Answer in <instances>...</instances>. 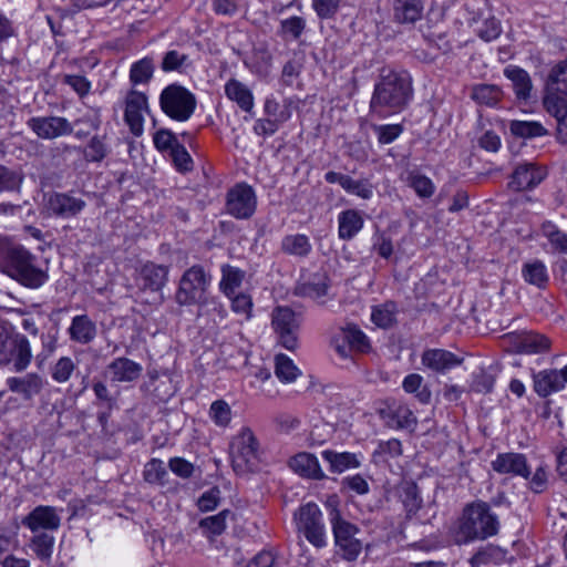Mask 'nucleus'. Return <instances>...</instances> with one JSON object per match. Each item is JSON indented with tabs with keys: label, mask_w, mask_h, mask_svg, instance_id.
Returning a JSON list of instances; mask_svg holds the SVG:
<instances>
[{
	"label": "nucleus",
	"mask_w": 567,
	"mask_h": 567,
	"mask_svg": "<svg viewBox=\"0 0 567 567\" xmlns=\"http://www.w3.org/2000/svg\"><path fill=\"white\" fill-rule=\"evenodd\" d=\"M124 120L135 136L143 133V111L147 109V97L144 93L131 90L126 95Z\"/></svg>",
	"instance_id": "nucleus-16"
},
{
	"label": "nucleus",
	"mask_w": 567,
	"mask_h": 567,
	"mask_svg": "<svg viewBox=\"0 0 567 567\" xmlns=\"http://www.w3.org/2000/svg\"><path fill=\"white\" fill-rule=\"evenodd\" d=\"M492 467L499 474H511L514 476H520L528 478L530 475V468L527 464V458L520 453H501L492 462Z\"/></svg>",
	"instance_id": "nucleus-18"
},
{
	"label": "nucleus",
	"mask_w": 567,
	"mask_h": 567,
	"mask_svg": "<svg viewBox=\"0 0 567 567\" xmlns=\"http://www.w3.org/2000/svg\"><path fill=\"white\" fill-rule=\"evenodd\" d=\"M502 28L499 21L495 18H489L483 21L477 30V34L484 41H493L499 37Z\"/></svg>",
	"instance_id": "nucleus-62"
},
{
	"label": "nucleus",
	"mask_w": 567,
	"mask_h": 567,
	"mask_svg": "<svg viewBox=\"0 0 567 567\" xmlns=\"http://www.w3.org/2000/svg\"><path fill=\"white\" fill-rule=\"evenodd\" d=\"M143 371V367L125 357H120L106 367V375L112 383H130L136 381Z\"/></svg>",
	"instance_id": "nucleus-17"
},
{
	"label": "nucleus",
	"mask_w": 567,
	"mask_h": 567,
	"mask_svg": "<svg viewBox=\"0 0 567 567\" xmlns=\"http://www.w3.org/2000/svg\"><path fill=\"white\" fill-rule=\"evenodd\" d=\"M220 271L219 289L226 297H231L241 287L246 272L228 264L223 265Z\"/></svg>",
	"instance_id": "nucleus-35"
},
{
	"label": "nucleus",
	"mask_w": 567,
	"mask_h": 567,
	"mask_svg": "<svg viewBox=\"0 0 567 567\" xmlns=\"http://www.w3.org/2000/svg\"><path fill=\"white\" fill-rule=\"evenodd\" d=\"M534 391L542 398H547L561 391L565 385L557 369L543 370L534 374Z\"/></svg>",
	"instance_id": "nucleus-24"
},
{
	"label": "nucleus",
	"mask_w": 567,
	"mask_h": 567,
	"mask_svg": "<svg viewBox=\"0 0 567 567\" xmlns=\"http://www.w3.org/2000/svg\"><path fill=\"white\" fill-rule=\"evenodd\" d=\"M363 217L355 209H347L338 216V234L343 240L352 239L363 227Z\"/></svg>",
	"instance_id": "nucleus-30"
},
{
	"label": "nucleus",
	"mask_w": 567,
	"mask_h": 567,
	"mask_svg": "<svg viewBox=\"0 0 567 567\" xmlns=\"http://www.w3.org/2000/svg\"><path fill=\"white\" fill-rule=\"evenodd\" d=\"M560 90H551V85L545 83L543 104L547 113L557 120L558 138L564 143L567 140V101Z\"/></svg>",
	"instance_id": "nucleus-13"
},
{
	"label": "nucleus",
	"mask_w": 567,
	"mask_h": 567,
	"mask_svg": "<svg viewBox=\"0 0 567 567\" xmlns=\"http://www.w3.org/2000/svg\"><path fill=\"white\" fill-rule=\"evenodd\" d=\"M153 72V60L150 58H144L133 63V65L131 66L130 80L134 85L147 83L152 79Z\"/></svg>",
	"instance_id": "nucleus-45"
},
{
	"label": "nucleus",
	"mask_w": 567,
	"mask_h": 567,
	"mask_svg": "<svg viewBox=\"0 0 567 567\" xmlns=\"http://www.w3.org/2000/svg\"><path fill=\"white\" fill-rule=\"evenodd\" d=\"M306 28V21L301 17H291L282 20L280 23V32L284 37H290L297 40L301 37Z\"/></svg>",
	"instance_id": "nucleus-58"
},
{
	"label": "nucleus",
	"mask_w": 567,
	"mask_h": 567,
	"mask_svg": "<svg viewBox=\"0 0 567 567\" xmlns=\"http://www.w3.org/2000/svg\"><path fill=\"white\" fill-rule=\"evenodd\" d=\"M374 130L381 144L392 143L403 132V127L400 124L379 125Z\"/></svg>",
	"instance_id": "nucleus-63"
},
{
	"label": "nucleus",
	"mask_w": 567,
	"mask_h": 567,
	"mask_svg": "<svg viewBox=\"0 0 567 567\" xmlns=\"http://www.w3.org/2000/svg\"><path fill=\"white\" fill-rule=\"evenodd\" d=\"M230 300L231 310L243 316L246 320L252 316V298L247 292L234 293L231 297H227Z\"/></svg>",
	"instance_id": "nucleus-55"
},
{
	"label": "nucleus",
	"mask_w": 567,
	"mask_h": 567,
	"mask_svg": "<svg viewBox=\"0 0 567 567\" xmlns=\"http://www.w3.org/2000/svg\"><path fill=\"white\" fill-rule=\"evenodd\" d=\"M342 188L347 193L355 195L365 200L372 198L374 189L372 183L369 179H353L349 175L347 176Z\"/></svg>",
	"instance_id": "nucleus-49"
},
{
	"label": "nucleus",
	"mask_w": 567,
	"mask_h": 567,
	"mask_svg": "<svg viewBox=\"0 0 567 567\" xmlns=\"http://www.w3.org/2000/svg\"><path fill=\"white\" fill-rule=\"evenodd\" d=\"M396 306L394 302H385L372 308L371 320L382 329L392 327L395 322Z\"/></svg>",
	"instance_id": "nucleus-43"
},
{
	"label": "nucleus",
	"mask_w": 567,
	"mask_h": 567,
	"mask_svg": "<svg viewBox=\"0 0 567 567\" xmlns=\"http://www.w3.org/2000/svg\"><path fill=\"white\" fill-rule=\"evenodd\" d=\"M159 104L164 113L177 120V83H172L163 90Z\"/></svg>",
	"instance_id": "nucleus-52"
},
{
	"label": "nucleus",
	"mask_w": 567,
	"mask_h": 567,
	"mask_svg": "<svg viewBox=\"0 0 567 567\" xmlns=\"http://www.w3.org/2000/svg\"><path fill=\"white\" fill-rule=\"evenodd\" d=\"M422 364L435 372H443L461 364L462 360L444 349H427L422 353Z\"/></svg>",
	"instance_id": "nucleus-23"
},
{
	"label": "nucleus",
	"mask_w": 567,
	"mask_h": 567,
	"mask_svg": "<svg viewBox=\"0 0 567 567\" xmlns=\"http://www.w3.org/2000/svg\"><path fill=\"white\" fill-rule=\"evenodd\" d=\"M275 373L284 382H292L299 375L298 368L286 354H277L275 358Z\"/></svg>",
	"instance_id": "nucleus-47"
},
{
	"label": "nucleus",
	"mask_w": 567,
	"mask_h": 567,
	"mask_svg": "<svg viewBox=\"0 0 567 567\" xmlns=\"http://www.w3.org/2000/svg\"><path fill=\"white\" fill-rule=\"evenodd\" d=\"M70 340L79 344L91 343L96 334L97 328L95 322L87 315H78L73 317L68 328Z\"/></svg>",
	"instance_id": "nucleus-22"
},
{
	"label": "nucleus",
	"mask_w": 567,
	"mask_h": 567,
	"mask_svg": "<svg viewBox=\"0 0 567 567\" xmlns=\"http://www.w3.org/2000/svg\"><path fill=\"white\" fill-rule=\"evenodd\" d=\"M197 105L196 96L179 85V122L187 121Z\"/></svg>",
	"instance_id": "nucleus-57"
},
{
	"label": "nucleus",
	"mask_w": 567,
	"mask_h": 567,
	"mask_svg": "<svg viewBox=\"0 0 567 567\" xmlns=\"http://www.w3.org/2000/svg\"><path fill=\"white\" fill-rule=\"evenodd\" d=\"M210 276L202 266H193L187 269L179 279V305L197 303L204 299Z\"/></svg>",
	"instance_id": "nucleus-10"
},
{
	"label": "nucleus",
	"mask_w": 567,
	"mask_h": 567,
	"mask_svg": "<svg viewBox=\"0 0 567 567\" xmlns=\"http://www.w3.org/2000/svg\"><path fill=\"white\" fill-rule=\"evenodd\" d=\"M87 204L74 190L51 192L44 195V208L49 216L70 219L78 217Z\"/></svg>",
	"instance_id": "nucleus-7"
},
{
	"label": "nucleus",
	"mask_w": 567,
	"mask_h": 567,
	"mask_svg": "<svg viewBox=\"0 0 567 567\" xmlns=\"http://www.w3.org/2000/svg\"><path fill=\"white\" fill-rule=\"evenodd\" d=\"M423 0H392L393 20L400 24H414L422 18Z\"/></svg>",
	"instance_id": "nucleus-21"
},
{
	"label": "nucleus",
	"mask_w": 567,
	"mask_h": 567,
	"mask_svg": "<svg viewBox=\"0 0 567 567\" xmlns=\"http://www.w3.org/2000/svg\"><path fill=\"white\" fill-rule=\"evenodd\" d=\"M19 546L18 530L0 526V555Z\"/></svg>",
	"instance_id": "nucleus-61"
},
{
	"label": "nucleus",
	"mask_w": 567,
	"mask_h": 567,
	"mask_svg": "<svg viewBox=\"0 0 567 567\" xmlns=\"http://www.w3.org/2000/svg\"><path fill=\"white\" fill-rule=\"evenodd\" d=\"M45 381L38 373H27L23 377H11L7 379L8 389L20 395L23 400L30 401L43 390Z\"/></svg>",
	"instance_id": "nucleus-19"
},
{
	"label": "nucleus",
	"mask_w": 567,
	"mask_h": 567,
	"mask_svg": "<svg viewBox=\"0 0 567 567\" xmlns=\"http://www.w3.org/2000/svg\"><path fill=\"white\" fill-rule=\"evenodd\" d=\"M546 84L551 85V90H560L567 94V58L550 69Z\"/></svg>",
	"instance_id": "nucleus-48"
},
{
	"label": "nucleus",
	"mask_w": 567,
	"mask_h": 567,
	"mask_svg": "<svg viewBox=\"0 0 567 567\" xmlns=\"http://www.w3.org/2000/svg\"><path fill=\"white\" fill-rule=\"evenodd\" d=\"M63 83L70 85L81 97L91 90V82L83 75L66 74L63 78Z\"/></svg>",
	"instance_id": "nucleus-64"
},
{
	"label": "nucleus",
	"mask_w": 567,
	"mask_h": 567,
	"mask_svg": "<svg viewBox=\"0 0 567 567\" xmlns=\"http://www.w3.org/2000/svg\"><path fill=\"white\" fill-rule=\"evenodd\" d=\"M291 101L286 100L284 106L274 97H267L264 104V113L267 117L285 124L291 117Z\"/></svg>",
	"instance_id": "nucleus-42"
},
{
	"label": "nucleus",
	"mask_w": 567,
	"mask_h": 567,
	"mask_svg": "<svg viewBox=\"0 0 567 567\" xmlns=\"http://www.w3.org/2000/svg\"><path fill=\"white\" fill-rule=\"evenodd\" d=\"M109 153L110 147L104 135H94L83 151L84 159L92 163L102 162Z\"/></svg>",
	"instance_id": "nucleus-40"
},
{
	"label": "nucleus",
	"mask_w": 567,
	"mask_h": 567,
	"mask_svg": "<svg viewBox=\"0 0 567 567\" xmlns=\"http://www.w3.org/2000/svg\"><path fill=\"white\" fill-rule=\"evenodd\" d=\"M504 75L513 83L515 95L519 101H527L530 97L533 83L529 74L524 69L508 65L504 69Z\"/></svg>",
	"instance_id": "nucleus-28"
},
{
	"label": "nucleus",
	"mask_w": 567,
	"mask_h": 567,
	"mask_svg": "<svg viewBox=\"0 0 567 567\" xmlns=\"http://www.w3.org/2000/svg\"><path fill=\"white\" fill-rule=\"evenodd\" d=\"M547 167L538 163L518 164L508 184L509 188L516 192L532 190L547 177Z\"/></svg>",
	"instance_id": "nucleus-12"
},
{
	"label": "nucleus",
	"mask_w": 567,
	"mask_h": 567,
	"mask_svg": "<svg viewBox=\"0 0 567 567\" xmlns=\"http://www.w3.org/2000/svg\"><path fill=\"white\" fill-rule=\"evenodd\" d=\"M21 524L32 533H52L59 529L61 518L55 507L39 505L22 518Z\"/></svg>",
	"instance_id": "nucleus-14"
},
{
	"label": "nucleus",
	"mask_w": 567,
	"mask_h": 567,
	"mask_svg": "<svg viewBox=\"0 0 567 567\" xmlns=\"http://www.w3.org/2000/svg\"><path fill=\"white\" fill-rule=\"evenodd\" d=\"M470 97L482 106L496 107L504 97V92L496 84L478 83L471 86Z\"/></svg>",
	"instance_id": "nucleus-27"
},
{
	"label": "nucleus",
	"mask_w": 567,
	"mask_h": 567,
	"mask_svg": "<svg viewBox=\"0 0 567 567\" xmlns=\"http://www.w3.org/2000/svg\"><path fill=\"white\" fill-rule=\"evenodd\" d=\"M322 457L330 464V471L333 473H342L346 470L360 466L355 454L349 452L337 453L326 450L322 452Z\"/></svg>",
	"instance_id": "nucleus-37"
},
{
	"label": "nucleus",
	"mask_w": 567,
	"mask_h": 567,
	"mask_svg": "<svg viewBox=\"0 0 567 567\" xmlns=\"http://www.w3.org/2000/svg\"><path fill=\"white\" fill-rule=\"evenodd\" d=\"M8 364L12 363L17 372L24 371L32 360L31 344L25 336L16 334L10 339L8 349Z\"/></svg>",
	"instance_id": "nucleus-20"
},
{
	"label": "nucleus",
	"mask_w": 567,
	"mask_h": 567,
	"mask_svg": "<svg viewBox=\"0 0 567 567\" xmlns=\"http://www.w3.org/2000/svg\"><path fill=\"white\" fill-rule=\"evenodd\" d=\"M256 208L257 196L251 186L238 183L227 192L225 209L236 219H249Z\"/></svg>",
	"instance_id": "nucleus-9"
},
{
	"label": "nucleus",
	"mask_w": 567,
	"mask_h": 567,
	"mask_svg": "<svg viewBox=\"0 0 567 567\" xmlns=\"http://www.w3.org/2000/svg\"><path fill=\"white\" fill-rule=\"evenodd\" d=\"M328 278L324 275L316 276L311 281L303 284L299 291L301 295L317 299L327 295Z\"/></svg>",
	"instance_id": "nucleus-54"
},
{
	"label": "nucleus",
	"mask_w": 567,
	"mask_h": 567,
	"mask_svg": "<svg viewBox=\"0 0 567 567\" xmlns=\"http://www.w3.org/2000/svg\"><path fill=\"white\" fill-rule=\"evenodd\" d=\"M341 0H312V8L320 19H332L339 11Z\"/></svg>",
	"instance_id": "nucleus-60"
},
{
	"label": "nucleus",
	"mask_w": 567,
	"mask_h": 567,
	"mask_svg": "<svg viewBox=\"0 0 567 567\" xmlns=\"http://www.w3.org/2000/svg\"><path fill=\"white\" fill-rule=\"evenodd\" d=\"M271 324L277 334L278 342L287 350L293 351L298 347L299 324L295 312L288 307H277L272 311Z\"/></svg>",
	"instance_id": "nucleus-11"
},
{
	"label": "nucleus",
	"mask_w": 567,
	"mask_h": 567,
	"mask_svg": "<svg viewBox=\"0 0 567 567\" xmlns=\"http://www.w3.org/2000/svg\"><path fill=\"white\" fill-rule=\"evenodd\" d=\"M153 141L156 150L168 156L177 168V140L175 134L169 130L161 128L154 134Z\"/></svg>",
	"instance_id": "nucleus-36"
},
{
	"label": "nucleus",
	"mask_w": 567,
	"mask_h": 567,
	"mask_svg": "<svg viewBox=\"0 0 567 567\" xmlns=\"http://www.w3.org/2000/svg\"><path fill=\"white\" fill-rule=\"evenodd\" d=\"M295 522L299 533L316 548L327 545L326 526L322 513L316 503H307L295 513Z\"/></svg>",
	"instance_id": "nucleus-6"
},
{
	"label": "nucleus",
	"mask_w": 567,
	"mask_h": 567,
	"mask_svg": "<svg viewBox=\"0 0 567 567\" xmlns=\"http://www.w3.org/2000/svg\"><path fill=\"white\" fill-rule=\"evenodd\" d=\"M225 95L238 107L247 113H250L254 109L255 101L254 94L250 89L236 79H230L225 84Z\"/></svg>",
	"instance_id": "nucleus-26"
},
{
	"label": "nucleus",
	"mask_w": 567,
	"mask_h": 567,
	"mask_svg": "<svg viewBox=\"0 0 567 567\" xmlns=\"http://www.w3.org/2000/svg\"><path fill=\"white\" fill-rule=\"evenodd\" d=\"M23 183L21 171L0 165V193L19 192Z\"/></svg>",
	"instance_id": "nucleus-44"
},
{
	"label": "nucleus",
	"mask_w": 567,
	"mask_h": 567,
	"mask_svg": "<svg viewBox=\"0 0 567 567\" xmlns=\"http://www.w3.org/2000/svg\"><path fill=\"white\" fill-rule=\"evenodd\" d=\"M230 514L228 509H225L217 515L206 517L200 520L199 525L202 528L208 530L213 535H220L226 528V517Z\"/></svg>",
	"instance_id": "nucleus-59"
},
{
	"label": "nucleus",
	"mask_w": 567,
	"mask_h": 567,
	"mask_svg": "<svg viewBox=\"0 0 567 567\" xmlns=\"http://www.w3.org/2000/svg\"><path fill=\"white\" fill-rule=\"evenodd\" d=\"M75 368L76 365L70 357H61L51 367V378L58 383H65L71 379Z\"/></svg>",
	"instance_id": "nucleus-50"
},
{
	"label": "nucleus",
	"mask_w": 567,
	"mask_h": 567,
	"mask_svg": "<svg viewBox=\"0 0 567 567\" xmlns=\"http://www.w3.org/2000/svg\"><path fill=\"white\" fill-rule=\"evenodd\" d=\"M330 524L333 534L336 554L346 561H355L360 556L363 543L358 538L360 528L347 520L337 507L330 513Z\"/></svg>",
	"instance_id": "nucleus-4"
},
{
	"label": "nucleus",
	"mask_w": 567,
	"mask_h": 567,
	"mask_svg": "<svg viewBox=\"0 0 567 567\" xmlns=\"http://www.w3.org/2000/svg\"><path fill=\"white\" fill-rule=\"evenodd\" d=\"M331 348L341 359L351 358L353 353H368L371 350L369 338L357 326H347L331 339Z\"/></svg>",
	"instance_id": "nucleus-8"
},
{
	"label": "nucleus",
	"mask_w": 567,
	"mask_h": 567,
	"mask_svg": "<svg viewBox=\"0 0 567 567\" xmlns=\"http://www.w3.org/2000/svg\"><path fill=\"white\" fill-rule=\"evenodd\" d=\"M230 457L233 468L239 475L258 470L260 464L259 443L250 429L244 427L233 437Z\"/></svg>",
	"instance_id": "nucleus-5"
},
{
	"label": "nucleus",
	"mask_w": 567,
	"mask_h": 567,
	"mask_svg": "<svg viewBox=\"0 0 567 567\" xmlns=\"http://www.w3.org/2000/svg\"><path fill=\"white\" fill-rule=\"evenodd\" d=\"M550 340L538 332H523L517 338V348L523 353H542L550 348Z\"/></svg>",
	"instance_id": "nucleus-34"
},
{
	"label": "nucleus",
	"mask_w": 567,
	"mask_h": 567,
	"mask_svg": "<svg viewBox=\"0 0 567 567\" xmlns=\"http://www.w3.org/2000/svg\"><path fill=\"white\" fill-rule=\"evenodd\" d=\"M402 386L405 392L414 393L419 402L427 404L431 401V391L423 385V378L417 373H411L403 380Z\"/></svg>",
	"instance_id": "nucleus-41"
},
{
	"label": "nucleus",
	"mask_w": 567,
	"mask_h": 567,
	"mask_svg": "<svg viewBox=\"0 0 567 567\" xmlns=\"http://www.w3.org/2000/svg\"><path fill=\"white\" fill-rule=\"evenodd\" d=\"M209 417L219 427H226L231 421V409L224 400H216L210 404Z\"/></svg>",
	"instance_id": "nucleus-51"
},
{
	"label": "nucleus",
	"mask_w": 567,
	"mask_h": 567,
	"mask_svg": "<svg viewBox=\"0 0 567 567\" xmlns=\"http://www.w3.org/2000/svg\"><path fill=\"white\" fill-rule=\"evenodd\" d=\"M37 261V257L22 245L0 236L1 272L27 288L38 289L47 282L49 276Z\"/></svg>",
	"instance_id": "nucleus-2"
},
{
	"label": "nucleus",
	"mask_w": 567,
	"mask_h": 567,
	"mask_svg": "<svg viewBox=\"0 0 567 567\" xmlns=\"http://www.w3.org/2000/svg\"><path fill=\"white\" fill-rule=\"evenodd\" d=\"M282 254L298 258H306L312 250V245L307 235L291 234L282 237L280 241Z\"/></svg>",
	"instance_id": "nucleus-29"
},
{
	"label": "nucleus",
	"mask_w": 567,
	"mask_h": 567,
	"mask_svg": "<svg viewBox=\"0 0 567 567\" xmlns=\"http://www.w3.org/2000/svg\"><path fill=\"white\" fill-rule=\"evenodd\" d=\"M543 234L547 237L555 250L567 254V234L560 231L551 223L543 225Z\"/></svg>",
	"instance_id": "nucleus-56"
},
{
	"label": "nucleus",
	"mask_w": 567,
	"mask_h": 567,
	"mask_svg": "<svg viewBox=\"0 0 567 567\" xmlns=\"http://www.w3.org/2000/svg\"><path fill=\"white\" fill-rule=\"evenodd\" d=\"M55 538L52 533L40 532L33 533L29 539L28 547L32 550L38 559L43 563H50L54 550Z\"/></svg>",
	"instance_id": "nucleus-32"
},
{
	"label": "nucleus",
	"mask_w": 567,
	"mask_h": 567,
	"mask_svg": "<svg viewBox=\"0 0 567 567\" xmlns=\"http://www.w3.org/2000/svg\"><path fill=\"white\" fill-rule=\"evenodd\" d=\"M27 124L38 137L44 140L69 135L73 131L71 123L65 117L60 116L31 117Z\"/></svg>",
	"instance_id": "nucleus-15"
},
{
	"label": "nucleus",
	"mask_w": 567,
	"mask_h": 567,
	"mask_svg": "<svg viewBox=\"0 0 567 567\" xmlns=\"http://www.w3.org/2000/svg\"><path fill=\"white\" fill-rule=\"evenodd\" d=\"M289 466L292 471L303 477L312 480L324 478V473L322 472L317 457L311 453L301 452L296 454L290 458Z\"/></svg>",
	"instance_id": "nucleus-25"
},
{
	"label": "nucleus",
	"mask_w": 567,
	"mask_h": 567,
	"mask_svg": "<svg viewBox=\"0 0 567 567\" xmlns=\"http://www.w3.org/2000/svg\"><path fill=\"white\" fill-rule=\"evenodd\" d=\"M522 276L526 282L540 289L545 288L549 280L546 266L540 260L524 264Z\"/></svg>",
	"instance_id": "nucleus-39"
},
{
	"label": "nucleus",
	"mask_w": 567,
	"mask_h": 567,
	"mask_svg": "<svg viewBox=\"0 0 567 567\" xmlns=\"http://www.w3.org/2000/svg\"><path fill=\"white\" fill-rule=\"evenodd\" d=\"M412 81L406 72L382 68L370 101L371 114L385 118L401 112L412 97Z\"/></svg>",
	"instance_id": "nucleus-1"
},
{
	"label": "nucleus",
	"mask_w": 567,
	"mask_h": 567,
	"mask_svg": "<svg viewBox=\"0 0 567 567\" xmlns=\"http://www.w3.org/2000/svg\"><path fill=\"white\" fill-rule=\"evenodd\" d=\"M501 523L491 506L483 501L467 504L457 519L453 538L455 544H468L475 540H485L498 534Z\"/></svg>",
	"instance_id": "nucleus-3"
},
{
	"label": "nucleus",
	"mask_w": 567,
	"mask_h": 567,
	"mask_svg": "<svg viewBox=\"0 0 567 567\" xmlns=\"http://www.w3.org/2000/svg\"><path fill=\"white\" fill-rule=\"evenodd\" d=\"M408 185L414 189L417 196L429 198L434 194L433 182L417 172H410L406 178Z\"/></svg>",
	"instance_id": "nucleus-46"
},
{
	"label": "nucleus",
	"mask_w": 567,
	"mask_h": 567,
	"mask_svg": "<svg viewBox=\"0 0 567 567\" xmlns=\"http://www.w3.org/2000/svg\"><path fill=\"white\" fill-rule=\"evenodd\" d=\"M166 476L167 471L164 463L161 460L153 458L148 463H146L144 468V478L146 482L164 486L166 483Z\"/></svg>",
	"instance_id": "nucleus-53"
},
{
	"label": "nucleus",
	"mask_w": 567,
	"mask_h": 567,
	"mask_svg": "<svg viewBox=\"0 0 567 567\" xmlns=\"http://www.w3.org/2000/svg\"><path fill=\"white\" fill-rule=\"evenodd\" d=\"M512 135L518 138H534L548 134V131L536 121L513 120L508 125Z\"/></svg>",
	"instance_id": "nucleus-38"
},
{
	"label": "nucleus",
	"mask_w": 567,
	"mask_h": 567,
	"mask_svg": "<svg viewBox=\"0 0 567 567\" xmlns=\"http://www.w3.org/2000/svg\"><path fill=\"white\" fill-rule=\"evenodd\" d=\"M166 277L167 270L165 267L147 264L141 270L140 287L144 290H159L164 286Z\"/></svg>",
	"instance_id": "nucleus-33"
},
{
	"label": "nucleus",
	"mask_w": 567,
	"mask_h": 567,
	"mask_svg": "<svg viewBox=\"0 0 567 567\" xmlns=\"http://www.w3.org/2000/svg\"><path fill=\"white\" fill-rule=\"evenodd\" d=\"M381 416L394 429H409L416 424L413 412L405 405L389 406L381 411Z\"/></svg>",
	"instance_id": "nucleus-31"
}]
</instances>
